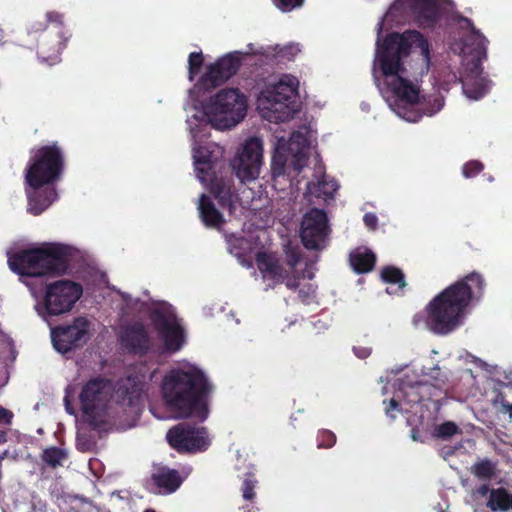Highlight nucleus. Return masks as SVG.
Segmentation results:
<instances>
[{
  "mask_svg": "<svg viewBox=\"0 0 512 512\" xmlns=\"http://www.w3.org/2000/svg\"><path fill=\"white\" fill-rule=\"evenodd\" d=\"M95 441L85 432L79 431L77 436V447L80 451H92L95 447Z\"/></svg>",
  "mask_w": 512,
  "mask_h": 512,
  "instance_id": "obj_35",
  "label": "nucleus"
},
{
  "mask_svg": "<svg viewBox=\"0 0 512 512\" xmlns=\"http://www.w3.org/2000/svg\"><path fill=\"white\" fill-rule=\"evenodd\" d=\"M242 509L244 512H256L250 505L243 506Z\"/></svg>",
  "mask_w": 512,
  "mask_h": 512,
  "instance_id": "obj_46",
  "label": "nucleus"
},
{
  "mask_svg": "<svg viewBox=\"0 0 512 512\" xmlns=\"http://www.w3.org/2000/svg\"><path fill=\"white\" fill-rule=\"evenodd\" d=\"M487 507L492 511H508L512 509V494L504 488L490 491Z\"/></svg>",
  "mask_w": 512,
  "mask_h": 512,
  "instance_id": "obj_29",
  "label": "nucleus"
},
{
  "mask_svg": "<svg viewBox=\"0 0 512 512\" xmlns=\"http://www.w3.org/2000/svg\"><path fill=\"white\" fill-rule=\"evenodd\" d=\"M272 2L282 12H290L301 7L304 0H272Z\"/></svg>",
  "mask_w": 512,
  "mask_h": 512,
  "instance_id": "obj_36",
  "label": "nucleus"
},
{
  "mask_svg": "<svg viewBox=\"0 0 512 512\" xmlns=\"http://www.w3.org/2000/svg\"><path fill=\"white\" fill-rule=\"evenodd\" d=\"M382 280L389 284L388 294H398L406 285L402 271L393 266H387L381 271Z\"/></svg>",
  "mask_w": 512,
  "mask_h": 512,
  "instance_id": "obj_28",
  "label": "nucleus"
},
{
  "mask_svg": "<svg viewBox=\"0 0 512 512\" xmlns=\"http://www.w3.org/2000/svg\"><path fill=\"white\" fill-rule=\"evenodd\" d=\"M483 165L478 161H469L463 166V176L465 178H471L481 172Z\"/></svg>",
  "mask_w": 512,
  "mask_h": 512,
  "instance_id": "obj_37",
  "label": "nucleus"
},
{
  "mask_svg": "<svg viewBox=\"0 0 512 512\" xmlns=\"http://www.w3.org/2000/svg\"><path fill=\"white\" fill-rule=\"evenodd\" d=\"M301 48L297 43L284 46L255 47L249 44L245 51H233L217 59L215 62L203 66L202 52H191L188 57V79L193 82L198 77L197 87H217L230 79L239 69L242 60L247 55H263L266 58H279L293 60Z\"/></svg>",
  "mask_w": 512,
  "mask_h": 512,
  "instance_id": "obj_7",
  "label": "nucleus"
},
{
  "mask_svg": "<svg viewBox=\"0 0 512 512\" xmlns=\"http://www.w3.org/2000/svg\"><path fill=\"white\" fill-rule=\"evenodd\" d=\"M338 188L339 185L333 178L322 174L321 170H319L317 175L314 176V179L307 183L305 197L309 201L315 198L328 202L334 198V194Z\"/></svg>",
  "mask_w": 512,
  "mask_h": 512,
  "instance_id": "obj_22",
  "label": "nucleus"
},
{
  "mask_svg": "<svg viewBox=\"0 0 512 512\" xmlns=\"http://www.w3.org/2000/svg\"><path fill=\"white\" fill-rule=\"evenodd\" d=\"M62 170L63 154L56 144L43 146L32 154L25 173L29 213L39 215L57 200L55 183Z\"/></svg>",
  "mask_w": 512,
  "mask_h": 512,
  "instance_id": "obj_8",
  "label": "nucleus"
},
{
  "mask_svg": "<svg viewBox=\"0 0 512 512\" xmlns=\"http://www.w3.org/2000/svg\"><path fill=\"white\" fill-rule=\"evenodd\" d=\"M97 512H109V511H103V510H101V509H99V508H98V509H97Z\"/></svg>",
  "mask_w": 512,
  "mask_h": 512,
  "instance_id": "obj_50",
  "label": "nucleus"
},
{
  "mask_svg": "<svg viewBox=\"0 0 512 512\" xmlns=\"http://www.w3.org/2000/svg\"><path fill=\"white\" fill-rule=\"evenodd\" d=\"M214 384L208 373L198 364L181 360L171 366L160 382L164 405L175 419L189 417L205 420Z\"/></svg>",
  "mask_w": 512,
  "mask_h": 512,
  "instance_id": "obj_5",
  "label": "nucleus"
},
{
  "mask_svg": "<svg viewBox=\"0 0 512 512\" xmlns=\"http://www.w3.org/2000/svg\"><path fill=\"white\" fill-rule=\"evenodd\" d=\"M263 154V141L256 136L247 138L238 147L235 156L231 160V167L242 183L255 181L260 176Z\"/></svg>",
  "mask_w": 512,
  "mask_h": 512,
  "instance_id": "obj_16",
  "label": "nucleus"
},
{
  "mask_svg": "<svg viewBox=\"0 0 512 512\" xmlns=\"http://www.w3.org/2000/svg\"><path fill=\"white\" fill-rule=\"evenodd\" d=\"M375 254L366 247H359L350 253V263L357 273H366L373 269Z\"/></svg>",
  "mask_w": 512,
  "mask_h": 512,
  "instance_id": "obj_26",
  "label": "nucleus"
},
{
  "mask_svg": "<svg viewBox=\"0 0 512 512\" xmlns=\"http://www.w3.org/2000/svg\"><path fill=\"white\" fill-rule=\"evenodd\" d=\"M298 89L299 80L291 74L268 80L256 97L259 115L271 123L289 121L297 111Z\"/></svg>",
  "mask_w": 512,
  "mask_h": 512,
  "instance_id": "obj_11",
  "label": "nucleus"
},
{
  "mask_svg": "<svg viewBox=\"0 0 512 512\" xmlns=\"http://www.w3.org/2000/svg\"><path fill=\"white\" fill-rule=\"evenodd\" d=\"M336 441L335 435L330 431H322L319 433L318 446L328 448L334 445Z\"/></svg>",
  "mask_w": 512,
  "mask_h": 512,
  "instance_id": "obj_38",
  "label": "nucleus"
},
{
  "mask_svg": "<svg viewBox=\"0 0 512 512\" xmlns=\"http://www.w3.org/2000/svg\"><path fill=\"white\" fill-rule=\"evenodd\" d=\"M361 109H362L363 111H369V105H368L367 103H364V102H363V103L361 104Z\"/></svg>",
  "mask_w": 512,
  "mask_h": 512,
  "instance_id": "obj_47",
  "label": "nucleus"
},
{
  "mask_svg": "<svg viewBox=\"0 0 512 512\" xmlns=\"http://www.w3.org/2000/svg\"><path fill=\"white\" fill-rule=\"evenodd\" d=\"M363 221L369 229H375L377 226L378 219L376 215L368 213L364 215Z\"/></svg>",
  "mask_w": 512,
  "mask_h": 512,
  "instance_id": "obj_41",
  "label": "nucleus"
},
{
  "mask_svg": "<svg viewBox=\"0 0 512 512\" xmlns=\"http://www.w3.org/2000/svg\"><path fill=\"white\" fill-rule=\"evenodd\" d=\"M256 484H257V480H256L254 474L248 473L244 477L242 487H241L242 497L244 500L251 502L255 499Z\"/></svg>",
  "mask_w": 512,
  "mask_h": 512,
  "instance_id": "obj_30",
  "label": "nucleus"
},
{
  "mask_svg": "<svg viewBox=\"0 0 512 512\" xmlns=\"http://www.w3.org/2000/svg\"><path fill=\"white\" fill-rule=\"evenodd\" d=\"M83 295L80 283L60 279L46 285L41 300L34 309L39 317L49 323V318L69 313Z\"/></svg>",
  "mask_w": 512,
  "mask_h": 512,
  "instance_id": "obj_14",
  "label": "nucleus"
},
{
  "mask_svg": "<svg viewBox=\"0 0 512 512\" xmlns=\"http://www.w3.org/2000/svg\"><path fill=\"white\" fill-rule=\"evenodd\" d=\"M315 140V131L306 125L291 132L288 138L275 134L271 160L275 182L286 177L292 184L293 178L307 166L309 151Z\"/></svg>",
  "mask_w": 512,
  "mask_h": 512,
  "instance_id": "obj_10",
  "label": "nucleus"
},
{
  "mask_svg": "<svg viewBox=\"0 0 512 512\" xmlns=\"http://www.w3.org/2000/svg\"><path fill=\"white\" fill-rule=\"evenodd\" d=\"M49 24L53 25L52 29L62 26L64 24V15L57 11H48L44 17L34 20L29 24L28 33H43Z\"/></svg>",
  "mask_w": 512,
  "mask_h": 512,
  "instance_id": "obj_27",
  "label": "nucleus"
},
{
  "mask_svg": "<svg viewBox=\"0 0 512 512\" xmlns=\"http://www.w3.org/2000/svg\"><path fill=\"white\" fill-rule=\"evenodd\" d=\"M229 252L234 255L242 266L250 268L252 266L251 254L257 249L253 242V237H237L234 235L226 238Z\"/></svg>",
  "mask_w": 512,
  "mask_h": 512,
  "instance_id": "obj_24",
  "label": "nucleus"
},
{
  "mask_svg": "<svg viewBox=\"0 0 512 512\" xmlns=\"http://www.w3.org/2000/svg\"><path fill=\"white\" fill-rule=\"evenodd\" d=\"M458 26L461 32L450 48L453 53L462 56L461 82L464 94L471 100H479L491 86L490 80L483 74L481 68V61L486 57L488 41L474 28L469 19L460 18Z\"/></svg>",
  "mask_w": 512,
  "mask_h": 512,
  "instance_id": "obj_9",
  "label": "nucleus"
},
{
  "mask_svg": "<svg viewBox=\"0 0 512 512\" xmlns=\"http://www.w3.org/2000/svg\"><path fill=\"white\" fill-rule=\"evenodd\" d=\"M12 413L0 406V423L2 424H9L12 419Z\"/></svg>",
  "mask_w": 512,
  "mask_h": 512,
  "instance_id": "obj_43",
  "label": "nucleus"
},
{
  "mask_svg": "<svg viewBox=\"0 0 512 512\" xmlns=\"http://www.w3.org/2000/svg\"><path fill=\"white\" fill-rule=\"evenodd\" d=\"M144 512H155V511H154V510H152V509H147V510H145Z\"/></svg>",
  "mask_w": 512,
  "mask_h": 512,
  "instance_id": "obj_49",
  "label": "nucleus"
},
{
  "mask_svg": "<svg viewBox=\"0 0 512 512\" xmlns=\"http://www.w3.org/2000/svg\"><path fill=\"white\" fill-rule=\"evenodd\" d=\"M457 433H459V428L452 421L439 424L433 430V436L441 439H448Z\"/></svg>",
  "mask_w": 512,
  "mask_h": 512,
  "instance_id": "obj_31",
  "label": "nucleus"
},
{
  "mask_svg": "<svg viewBox=\"0 0 512 512\" xmlns=\"http://www.w3.org/2000/svg\"><path fill=\"white\" fill-rule=\"evenodd\" d=\"M146 375L129 376L115 387L102 379L87 382L79 395L83 420L94 430L107 431L115 419L123 429L134 427L143 410Z\"/></svg>",
  "mask_w": 512,
  "mask_h": 512,
  "instance_id": "obj_4",
  "label": "nucleus"
},
{
  "mask_svg": "<svg viewBox=\"0 0 512 512\" xmlns=\"http://www.w3.org/2000/svg\"><path fill=\"white\" fill-rule=\"evenodd\" d=\"M92 326L90 319L79 316L70 323L51 328L50 336L54 349L66 354L82 347L92 336Z\"/></svg>",
  "mask_w": 512,
  "mask_h": 512,
  "instance_id": "obj_17",
  "label": "nucleus"
},
{
  "mask_svg": "<svg viewBox=\"0 0 512 512\" xmlns=\"http://www.w3.org/2000/svg\"><path fill=\"white\" fill-rule=\"evenodd\" d=\"M155 371H156V370H154L152 373H150V375H149V379H150V380H151V379H152V377L154 376Z\"/></svg>",
  "mask_w": 512,
  "mask_h": 512,
  "instance_id": "obj_48",
  "label": "nucleus"
},
{
  "mask_svg": "<svg viewBox=\"0 0 512 512\" xmlns=\"http://www.w3.org/2000/svg\"><path fill=\"white\" fill-rule=\"evenodd\" d=\"M258 273L256 279H261L265 289L273 288L284 282L289 289H296L302 285V281L310 280L314 276V266L299 257V254L291 250L287 254L286 267L279 264L277 256L269 251L255 252Z\"/></svg>",
  "mask_w": 512,
  "mask_h": 512,
  "instance_id": "obj_13",
  "label": "nucleus"
},
{
  "mask_svg": "<svg viewBox=\"0 0 512 512\" xmlns=\"http://www.w3.org/2000/svg\"><path fill=\"white\" fill-rule=\"evenodd\" d=\"M65 457L64 451L55 447L48 448L43 453L44 461L53 467L61 465Z\"/></svg>",
  "mask_w": 512,
  "mask_h": 512,
  "instance_id": "obj_33",
  "label": "nucleus"
},
{
  "mask_svg": "<svg viewBox=\"0 0 512 512\" xmlns=\"http://www.w3.org/2000/svg\"><path fill=\"white\" fill-rule=\"evenodd\" d=\"M64 403H65V409L66 411L71 414V415H75V409L72 407L71 405V401H70V394H69V391L67 390L66 391V396L64 398Z\"/></svg>",
  "mask_w": 512,
  "mask_h": 512,
  "instance_id": "obj_44",
  "label": "nucleus"
},
{
  "mask_svg": "<svg viewBox=\"0 0 512 512\" xmlns=\"http://www.w3.org/2000/svg\"><path fill=\"white\" fill-rule=\"evenodd\" d=\"M198 211L203 223L207 227L221 229L224 224V218L215 208L211 199L205 194H202L199 198Z\"/></svg>",
  "mask_w": 512,
  "mask_h": 512,
  "instance_id": "obj_25",
  "label": "nucleus"
},
{
  "mask_svg": "<svg viewBox=\"0 0 512 512\" xmlns=\"http://www.w3.org/2000/svg\"><path fill=\"white\" fill-rule=\"evenodd\" d=\"M119 297L127 310H137V311H143L147 308L148 304L145 301H141L138 298H134L131 295L127 293H119Z\"/></svg>",
  "mask_w": 512,
  "mask_h": 512,
  "instance_id": "obj_34",
  "label": "nucleus"
},
{
  "mask_svg": "<svg viewBox=\"0 0 512 512\" xmlns=\"http://www.w3.org/2000/svg\"><path fill=\"white\" fill-rule=\"evenodd\" d=\"M353 351L354 354L360 359H365L371 354V349L368 347H354Z\"/></svg>",
  "mask_w": 512,
  "mask_h": 512,
  "instance_id": "obj_42",
  "label": "nucleus"
},
{
  "mask_svg": "<svg viewBox=\"0 0 512 512\" xmlns=\"http://www.w3.org/2000/svg\"><path fill=\"white\" fill-rule=\"evenodd\" d=\"M148 309L151 311L152 322L162 341L163 351L169 354L180 351L185 345L186 336L173 307L167 303H157Z\"/></svg>",
  "mask_w": 512,
  "mask_h": 512,
  "instance_id": "obj_15",
  "label": "nucleus"
},
{
  "mask_svg": "<svg viewBox=\"0 0 512 512\" xmlns=\"http://www.w3.org/2000/svg\"><path fill=\"white\" fill-rule=\"evenodd\" d=\"M494 405L499 413L507 414L512 422V404L501 398L497 399Z\"/></svg>",
  "mask_w": 512,
  "mask_h": 512,
  "instance_id": "obj_39",
  "label": "nucleus"
},
{
  "mask_svg": "<svg viewBox=\"0 0 512 512\" xmlns=\"http://www.w3.org/2000/svg\"><path fill=\"white\" fill-rule=\"evenodd\" d=\"M326 214L319 209H311L302 220L300 236L304 246L308 249H322L328 236Z\"/></svg>",
  "mask_w": 512,
  "mask_h": 512,
  "instance_id": "obj_19",
  "label": "nucleus"
},
{
  "mask_svg": "<svg viewBox=\"0 0 512 512\" xmlns=\"http://www.w3.org/2000/svg\"><path fill=\"white\" fill-rule=\"evenodd\" d=\"M449 377V372L438 365L429 369L413 366L391 371L383 387L386 415L396 419L399 414L413 413L407 417V424L412 428V439L421 440L420 432L426 426L423 408H428L431 403L435 411L439 410L450 387Z\"/></svg>",
  "mask_w": 512,
  "mask_h": 512,
  "instance_id": "obj_3",
  "label": "nucleus"
},
{
  "mask_svg": "<svg viewBox=\"0 0 512 512\" xmlns=\"http://www.w3.org/2000/svg\"><path fill=\"white\" fill-rule=\"evenodd\" d=\"M484 287L480 274L473 272L451 284L436 295L425 309L413 317L417 329L438 335H447L463 325L473 299L478 298Z\"/></svg>",
  "mask_w": 512,
  "mask_h": 512,
  "instance_id": "obj_6",
  "label": "nucleus"
},
{
  "mask_svg": "<svg viewBox=\"0 0 512 512\" xmlns=\"http://www.w3.org/2000/svg\"><path fill=\"white\" fill-rule=\"evenodd\" d=\"M488 492H489V489H488L487 485H482L481 487H479L477 489V493L482 496H485Z\"/></svg>",
  "mask_w": 512,
  "mask_h": 512,
  "instance_id": "obj_45",
  "label": "nucleus"
},
{
  "mask_svg": "<svg viewBox=\"0 0 512 512\" xmlns=\"http://www.w3.org/2000/svg\"><path fill=\"white\" fill-rule=\"evenodd\" d=\"M72 251L73 249L69 246L50 243L15 254L8 252V265L20 276L63 274L67 271V262Z\"/></svg>",
  "mask_w": 512,
  "mask_h": 512,
  "instance_id": "obj_12",
  "label": "nucleus"
},
{
  "mask_svg": "<svg viewBox=\"0 0 512 512\" xmlns=\"http://www.w3.org/2000/svg\"><path fill=\"white\" fill-rule=\"evenodd\" d=\"M473 472L478 478L488 480L495 475V465L491 461L484 460L473 466Z\"/></svg>",
  "mask_w": 512,
  "mask_h": 512,
  "instance_id": "obj_32",
  "label": "nucleus"
},
{
  "mask_svg": "<svg viewBox=\"0 0 512 512\" xmlns=\"http://www.w3.org/2000/svg\"><path fill=\"white\" fill-rule=\"evenodd\" d=\"M190 472L191 468L185 467L181 471L182 476H180L178 471L170 469L167 466H154L151 478L156 487L155 492L160 494L175 492L180 487L183 480L188 477Z\"/></svg>",
  "mask_w": 512,
  "mask_h": 512,
  "instance_id": "obj_21",
  "label": "nucleus"
},
{
  "mask_svg": "<svg viewBox=\"0 0 512 512\" xmlns=\"http://www.w3.org/2000/svg\"><path fill=\"white\" fill-rule=\"evenodd\" d=\"M121 341L126 348L137 353H144L153 348L146 330L140 324L125 328L121 334Z\"/></svg>",
  "mask_w": 512,
  "mask_h": 512,
  "instance_id": "obj_23",
  "label": "nucleus"
},
{
  "mask_svg": "<svg viewBox=\"0 0 512 512\" xmlns=\"http://www.w3.org/2000/svg\"><path fill=\"white\" fill-rule=\"evenodd\" d=\"M70 38L71 32L64 24L44 33L37 48L39 58L50 65L57 63Z\"/></svg>",
  "mask_w": 512,
  "mask_h": 512,
  "instance_id": "obj_20",
  "label": "nucleus"
},
{
  "mask_svg": "<svg viewBox=\"0 0 512 512\" xmlns=\"http://www.w3.org/2000/svg\"><path fill=\"white\" fill-rule=\"evenodd\" d=\"M449 4L448 0H396L378 23L374 82L389 108L407 122L433 116L444 106L439 91L425 95L420 90L419 79L430 68L429 43L418 31L390 33L383 40L381 35L408 18L420 26L432 27Z\"/></svg>",
  "mask_w": 512,
  "mask_h": 512,
  "instance_id": "obj_1",
  "label": "nucleus"
},
{
  "mask_svg": "<svg viewBox=\"0 0 512 512\" xmlns=\"http://www.w3.org/2000/svg\"><path fill=\"white\" fill-rule=\"evenodd\" d=\"M194 81L185 111L195 173L219 203L231 214H236L244 206L232 192V180L216 174V165L223 156V148L208 139L211 129L228 132L244 121L248 114L249 97L238 87H224L206 93L212 87L200 88L197 87L198 79Z\"/></svg>",
  "mask_w": 512,
  "mask_h": 512,
  "instance_id": "obj_2",
  "label": "nucleus"
},
{
  "mask_svg": "<svg viewBox=\"0 0 512 512\" xmlns=\"http://www.w3.org/2000/svg\"><path fill=\"white\" fill-rule=\"evenodd\" d=\"M166 437L170 446L179 452H202L211 444V438L205 427L180 424L170 429Z\"/></svg>",
  "mask_w": 512,
  "mask_h": 512,
  "instance_id": "obj_18",
  "label": "nucleus"
},
{
  "mask_svg": "<svg viewBox=\"0 0 512 512\" xmlns=\"http://www.w3.org/2000/svg\"><path fill=\"white\" fill-rule=\"evenodd\" d=\"M314 294L315 288L312 284L304 285L303 288L299 291V296L305 303H310L314 297Z\"/></svg>",
  "mask_w": 512,
  "mask_h": 512,
  "instance_id": "obj_40",
  "label": "nucleus"
}]
</instances>
